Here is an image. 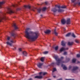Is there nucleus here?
I'll return each mask as SVG.
<instances>
[{"label": "nucleus", "mask_w": 80, "mask_h": 80, "mask_svg": "<svg viewBox=\"0 0 80 80\" xmlns=\"http://www.w3.org/2000/svg\"><path fill=\"white\" fill-rule=\"evenodd\" d=\"M25 36L29 40L34 41L38 38L39 36V33L38 32H33L31 31L30 28H28L26 30Z\"/></svg>", "instance_id": "1"}, {"label": "nucleus", "mask_w": 80, "mask_h": 80, "mask_svg": "<svg viewBox=\"0 0 80 80\" xmlns=\"http://www.w3.org/2000/svg\"><path fill=\"white\" fill-rule=\"evenodd\" d=\"M54 58L57 61V62H56L57 65H60V63L62 62V60L63 59V57H61V59L59 58L58 56L57 55H55L54 57Z\"/></svg>", "instance_id": "2"}, {"label": "nucleus", "mask_w": 80, "mask_h": 80, "mask_svg": "<svg viewBox=\"0 0 80 80\" xmlns=\"http://www.w3.org/2000/svg\"><path fill=\"white\" fill-rule=\"evenodd\" d=\"M55 7H58L59 9L58 10L56 9V8H53L52 10V12H56L57 11H58V12H64V10L63 9H60L61 8V7L60 5H56L55 6Z\"/></svg>", "instance_id": "3"}, {"label": "nucleus", "mask_w": 80, "mask_h": 80, "mask_svg": "<svg viewBox=\"0 0 80 80\" xmlns=\"http://www.w3.org/2000/svg\"><path fill=\"white\" fill-rule=\"evenodd\" d=\"M0 22L3 20H6L7 18L5 17V13L0 12Z\"/></svg>", "instance_id": "4"}, {"label": "nucleus", "mask_w": 80, "mask_h": 80, "mask_svg": "<svg viewBox=\"0 0 80 80\" xmlns=\"http://www.w3.org/2000/svg\"><path fill=\"white\" fill-rule=\"evenodd\" d=\"M78 68V67L77 66H74L73 67V68L72 70V72L73 73H77V70Z\"/></svg>", "instance_id": "5"}, {"label": "nucleus", "mask_w": 80, "mask_h": 80, "mask_svg": "<svg viewBox=\"0 0 80 80\" xmlns=\"http://www.w3.org/2000/svg\"><path fill=\"white\" fill-rule=\"evenodd\" d=\"M10 42H10L9 41H8L6 43L7 45H10V46H12V43H15L14 41L12 40L10 41Z\"/></svg>", "instance_id": "6"}, {"label": "nucleus", "mask_w": 80, "mask_h": 80, "mask_svg": "<svg viewBox=\"0 0 80 80\" xmlns=\"http://www.w3.org/2000/svg\"><path fill=\"white\" fill-rule=\"evenodd\" d=\"M8 13H9V14H11V13H14V12L10 8H8Z\"/></svg>", "instance_id": "7"}, {"label": "nucleus", "mask_w": 80, "mask_h": 80, "mask_svg": "<svg viewBox=\"0 0 80 80\" xmlns=\"http://www.w3.org/2000/svg\"><path fill=\"white\" fill-rule=\"evenodd\" d=\"M68 48L65 49V48L62 47L60 49V52H62V51H65V50H68Z\"/></svg>", "instance_id": "8"}, {"label": "nucleus", "mask_w": 80, "mask_h": 80, "mask_svg": "<svg viewBox=\"0 0 80 80\" xmlns=\"http://www.w3.org/2000/svg\"><path fill=\"white\" fill-rule=\"evenodd\" d=\"M42 65H43V63H39L37 64L38 67L40 68H42L41 67Z\"/></svg>", "instance_id": "9"}, {"label": "nucleus", "mask_w": 80, "mask_h": 80, "mask_svg": "<svg viewBox=\"0 0 80 80\" xmlns=\"http://www.w3.org/2000/svg\"><path fill=\"white\" fill-rule=\"evenodd\" d=\"M61 67H63V68L64 70H67V67H66V66H65V65H63V64H62L61 65Z\"/></svg>", "instance_id": "10"}, {"label": "nucleus", "mask_w": 80, "mask_h": 80, "mask_svg": "<svg viewBox=\"0 0 80 80\" xmlns=\"http://www.w3.org/2000/svg\"><path fill=\"white\" fill-rule=\"evenodd\" d=\"M65 23H66V21L65 20V19H63L61 20V23L62 24L64 25Z\"/></svg>", "instance_id": "11"}, {"label": "nucleus", "mask_w": 80, "mask_h": 80, "mask_svg": "<svg viewBox=\"0 0 80 80\" xmlns=\"http://www.w3.org/2000/svg\"><path fill=\"white\" fill-rule=\"evenodd\" d=\"M51 32V31L49 30H47L44 32V33L46 34H49Z\"/></svg>", "instance_id": "12"}, {"label": "nucleus", "mask_w": 80, "mask_h": 80, "mask_svg": "<svg viewBox=\"0 0 80 80\" xmlns=\"http://www.w3.org/2000/svg\"><path fill=\"white\" fill-rule=\"evenodd\" d=\"M35 78H39L40 79L42 78V76H37L35 77Z\"/></svg>", "instance_id": "13"}, {"label": "nucleus", "mask_w": 80, "mask_h": 80, "mask_svg": "<svg viewBox=\"0 0 80 80\" xmlns=\"http://www.w3.org/2000/svg\"><path fill=\"white\" fill-rule=\"evenodd\" d=\"M70 18H68L67 19L66 21V23L67 24H70Z\"/></svg>", "instance_id": "14"}, {"label": "nucleus", "mask_w": 80, "mask_h": 80, "mask_svg": "<svg viewBox=\"0 0 80 80\" xmlns=\"http://www.w3.org/2000/svg\"><path fill=\"white\" fill-rule=\"evenodd\" d=\"M5 3V2L3 1L2 2H0V8H2V5H3V4H4Z\"/></svg>", "instance_id": "15"}, {"label": "nucleus", "mask_w": 80, "mask_h": 80, "mask_svg": "<svg viewBox=\"0 0 80 80\" xmlns=\"http://www.w3.org/2000/svg\"><path fill=\"white\" fill-rule=\"evenodd\" d=\"M54 33L56 35V36H57L58 35V33L57 32V30L56 29H55L54 31Z\"/></svg>", "instance_id": "16"}, {"label": "nucleus", "mask_w": 80, "mask_h": 80, "mask_svg": "<svg viewBox=\"0 0 80 80\" xmlns=\"http://www.w3.org/2000/svg\"><path fill=\"white\" fill-rule=\"evenodd\" d=\"M13 27H14L15 30H17L18 28V27H17V26L15 24H13Z\"/></svg>", "instance_id": "17"}, {"label": "nucleus", "mask_w": 80, "mask_h": 80, "mask_svg": "<svg viewBox=\"0 0 80 80\" xmlns=\"http://www.w3.org/2000/svg\"><path fill=\"white\" fill-rule=\"evenodd\" d=\"M47 73V72H40L39 73V74L40 75H45Z\"/></svg>", "instance_id": "18"}, {"label": "nucleus", "mask_w": 80, "mask_h": 80, "mask_svg": "<svg viewBox=\"0 0 80 80\" xmlns=\"http://www.w3.org/2000/svg\"><path fill=\"white\" fill-rule=\"evenodd\" d=\"M65 42L63 41H62L61 42V44L62 46H65Z\"/></svg>", "instance_id": "19"}, {"label": "nucleus", "mask_w": 80, "mask_h": 80, "mask_svg": "<svg viewBox=\"0 0 80 80\" xmlns=\"http://www.w3.org/2000/svg\"><path fill=\"white\" fill-rule=\"evenodd\" d=\"M11 35L12 36H13V37H15V36H16V34L13 32H12L11 33Z\"/></svg>", "instance_id": "20"}, {"label": "nucleus", "mask_w": 80, "mask_h": 80, "mask_svg": "<svg viewBox=\"0 0 80 80\" xmlns=\"http://www.w3.org/2000/svg\"><path fill=\"white\" fill-rule=\"evenodd\" d=\"M22 53L24 56H27V52L25 51H24Z\"/></svg>", "instance_id": "21"}, {"label": "nucleus", "mask_w": 80, "mask_h": 80, "mask_svg": "<svg viewBox=\"0 0 80 80\" xmlns=\"http://www.w3.org/2000/svg\"><path fill=\"white\" fill-rule=\"evenodd\" d=\"M24 7L26 8H30V6H25Z\"/></svg>", "instance_id": "22"}, {"label": "nucleus", "mask_w": 80, "mask_h": 80, "mask_svg": "<svg viewBox=\"0 0 80 80\" xmlns=\"http://www.w3.org/2000/svg\"><path fill=\"white\" fill-rule=\"evenodd\" d=\"M38 12V13H40V12L42 11V9L40 8H39L37 9Z\"/></svg>", "instance_id": "23"}, {"label": "nucleus", "mask_w": 80, "mask_h": 80, "mask_svg": "<svg viewBox=\"0 0 80 80\" xmlns=\"http://www.w3.org/2000/svg\"><path fill=\"white\" fill-rule=\"evenodd\" d=\"M44 59H45V57L41 58V62H43V61H44Z\"/></svg>", "instance_id": "24"}, {"label": "nucleus", "mask_w": 80, "mask_h": 80, "mask_svg": "<svg viewBox=\"0 0 80 80\" xmlns=\"http://www.w3.org/2000/svg\"><path fill=\"white\" fill-rule=\"evenodd\" d=\"M58 49V46H57L54 48V49L56 51H57Z\"/></svg>", "instance_id": "25"}, {"label": "nucleus", "mask_w": 80, "mask_h": 80, "mask_svg": "<svg viewBox=\"0 0 80 80\" xmlns=\"http://www.w3.org/2000/svg\"><path fill=\"white\" fill-rule=\"evenodd\" d=\"M72 44H73V42H69L68 43V45H72Z\"/></svg>", "instance_id": "26"}, {"label": "nucleus", "mask_w": 80, "mask_h": 80, "mask_svg": "<svg viewBox=\"0 0 80 80\" xmlns=\"http://www.w3.org/2000/svg\"><path fill=\"white\" fill-rule=\"evenodd\" d=\"M70 35H71V33H68L66 35V37H69V36H70Z\"/></svg>", "instance_id": "27"}, {"label": "nucleus", "mask_w": 80, "mask_h": 80, "mask_svg": "<svg viewBox=\"0 0 80 80\" xmlns=\"http://www.w3.org/2000/svg\"><path fill=\"white\" fill-rule=\"evenodd\" d=\"M76 61V59L73 58L72 60V63H75Z\"/></svg>", "instance_id": "28"}, {"label": "nucleus", "mask_w": 80, "mask_h": 80, "mask_svg": "<svg viewBox=\"0 0 80 80\" xmlns=\"http://www.w3.org/2000/svg\"><path fill=\"white\" fill-rule=\"evenodd\" d=\"M72 37H73L74 38H75L76 37V36H75V35L73 33H72Z\"/></svg>", "instance_id": "29"}, {"label": "nucleus", "mask_w": 80, "mask_h": 80, "mask_svg": "<svg viewBox=\"0 0 80 80\" xmlns=\"http://www.w3.org/2000/svg\"><path fill=\"white\" fill-rule=\"evenodd\" d=\"M75 42L77 43H79L80 42H79V41L78 40L76 39L75 40Z\"/></svg>", "instance_id": "30"}, {"label": "nucleus", "mask_w": 80, "mask_h": 80, "mask_svg": "<svg viewBox=\"0 0 80 80\" xmlns=\"http://www.w3.org/2000/svg\"><path fill=\"white\" fill-rule=\"evenodd\" d=\"M72 68V66H69V70H71Z\"/></svg>", "instance_id": "31"}, {"label": "nucleus", "mask_w": 80, "mask_h": 80, "mask_svg": "<svg viewBox=\"0 0 80 80\" xmlns=\"http://www.w3.org/2000/svg\"><path fill=\"white\" fill-rule=\"evenodd\" d=\"M45 10H46V7H44L42 9V11H45Z\"/></svg>", "instance_id": "32"}, {"label": "nucleus", "mask_w": 80, "mask_h": 80, "mask_svg": "<svg viewBox=\"0 0 80 80\" xmlns=\"http://www.w3.org/2000/svg\"><path fill=\"white\" fill-rule=\"evenodd\" d=\"M56 70H57L56 68H54L53 69V70L52 71V72L53 73V72H55V71H56Z\"/></svg>", "instance_id": "33"}, {"label": "nucleus", "mask_w": 80, "mask_h": 80, "mask_svg": "<svg viewBox=\"0 0 80 80\" xmlns=\"http://www.w3.org/2000/svg\"><path fill=\"white\" fill-rule=\"evenodd\" d=\"M43 53L44 54H47L48 53V51H45Z\"/></svg>", "instance_id": "34"}, {"label": "nucleus", "mask_w": 80, "mask_h": 80, "mask_svg": "<svg viewBox=\"0 0 80 80\" xmlns=\"http://www.w3.org/2000/svg\"><path fill=\"white\" fill-rule=\"evenodd\" d=\"M62 8H66V6H62L61 7Z\"/></svg>", "instance_id": "35"}, {"label": "nucleus", "mask_w": 80, "mask_h": 80, "mask_svg": "<svg viewBox=\"0 0 80 80\" xmlns=\"http://www.w3.org/2000/svg\"><path fill=\"white\" fill-rule=\"evenodd\" d=\"M72 3H74L75 1H76V0H71Z\"/></svg>", "instance_id": "36"}, {"label": "nucleus", "mask_w": 80, "mask_h": 80, "mask_svg": "<svg viewBox=\"0 0 80 80\" xmlns=\"http://www.w3.org/2000/svg\"><path fill=\"white\" fill-rule=\"evenodd\" d=\"M77 57H78V58H79L80 57V54H78L77 55Z\"/></svg>", "instance_id": "37"}, {"label": "nucleus", "mask_w": 80, "mask_h": 80, "mask_svg": "<svg viewBox=\"0 0 80 80\" xmlns=\"http://www.w3.org/2000/svg\"><path fill=\"white\" fill-rule=\"evenodd\" d=\"M77 4H78V5L79 6H80V2H77Z\"/></svg>", "instance_id": "38"}, {"label": "nucleus", "mask_w": 80, "mask_h": 80, "mask_svg": "<svg viewBox=\"0 0 80 80\" xmlns=\"http://www.w3.org/2000/svg\"><path fill=\"white\" fill-rule=\"evenodd\" d=\"M19 52H22V48H19L18 49Z\"/></svg>", "instance_id": "39"}, {"label": "nucleus", "mask_w": 80, "mask_h": 80, "mask_svg": "<svg viewBox=\"0 0 80 80\" xmlns=\"http://www.w3.org/2000/svg\"><path fill=\"white\" fill-rule=\"evenodd\" d=\"M63 55H67V52H64Z\"/></svg>", "instance_id": "40"}, {"label": "nucleus", "mask_w": 80, "mask_h": 80, "mask_svg": "<svg viewBox=\"0 0 80 80\" xmlns=\"http://www.w3.org/2000/svg\"><path fill=\"white\" fill-rule=\"evenodd\" d=\"M8 40H10V38L9 37H8Z\"/></svg>", "instance_id": "41"}, {"label": "nucleus", "mask_w": 80, "mask_h": 80, "mask_svg": "<svg viewBox=\"0 0 80 80\" xmlns=\"http://www.w3.org/2000/svg\"><path fill=\"white\" fill-rule=\"evenodd\" d=\"M65 80H74V79H66Z\"/></svg>", "instance_id": "42"}, {"label": "nucleus", "mask_w": 80, "mask_h": 80, "mask_svg": "<svg viewBox=\"0 0 80 80\" xmlns=\"http://www.w3.org/2000/svg\"><path fill=\"white\" fill-rule=\"evenodd\" d=\"M56 64V63L53 62L52 63V65H55Z\"/></svg>", "instance_id": "43"}, {"label": "nucleus", "mask_w": 80, "mask_h": 80, "mask_svg": "<svg viewBox=\"0 0 80 80\" xmlns=\"http://www.w3.org/2000/svg\"><path fill=\"white\" fill-rule=\"evenodd\" d=\"M14 50H16V47H14V48L13 49Z\"/></svg>", "instance_id": "44"}, {"label": "nucleus", "mask_w": 80, "mask_h": 80, "mask_svg": "<svg viewBox=\"0 0 80 80\" xmlns=\"http://www.w3.org/2000/svg\"><path fill=\"white\" fill-rule=\"evenodd\" d=\"M48 3V2H45L44 3L45 4V5H47V3Z\"/></svg>", "instance_id": "45"}, {"label": "nucleus", "mask_w": 80, "mask_h": 80, "mask_svg": "<svg viewBox=\"0 0 80 80\" xmlns=\"http://www.w3.org/2000/svg\"><path fill=\"white\" fill-rule=\"evenodd\" d=\"M58 80H62V79L60 78V79H58Z\"/></svg>", "instance_id": "46"}, {"label": "nucleus", "mask_w": 80, "mask_h": 80, "mask_svg": "<svg viewBox=\"0 0 80 80\" xmlns=\"http://www.w3.org/2000/svg\"><path fill=\"white\" fill-rule=\"evenodd\" d=\"M68 61H69L70 60V59L68 58Z\"/></svg>", "instance_id": "47"}, {"label": "nucleus", "mask_w": 80, "mask_h": 80, "mask_svg": "<svg viewBox=\"0 0 80 80\" xmlns=\"http://www.w3.org/2000/svg\"><path fill=\"white\" fill-rule=\"evenodd\" d=\"M13 7H15V5H13Z\"/></svg>", "instance_id": "48"}, {"label": "nucleus", "mask_w": 80, "mask_h": 80, "mask_svg": "<svg viewBox=\"0 0 80 80\" xmlns=\"http://www.w3.org/2000/svg\"><path fill=\"white\" fill-rule=\"evenodd\" d=\"M53 77H54V78H55V77H56V76H53Z\"/></svg>", "instance_id": "49"}, {"label": "nucleus", "mask_w": 80, "mask_h": 80, "mask_svg": "<svg viewBox=\"0 0 80 80\" xmlns=\"http://www.w3.org/2000/svg\"><path fill=\"white\" fill-rule=\"evenodd\" d=\"M32 10L33 11V12H34V11H35V10H34L33 9H32Z\"/></svg>", "instance_id": "50"}, {"label": "nucleus", "mask_w": 80, "mask_h": 80, "mask_svg": "<svg viewBox=\"0 0 80 80\" xmlns=\"http://www.w3.org/2000/svg\"><path fill=\"white\" fill-rule=\"evenodd\" d=\"M41 17H42L43 16L42 15H41Z\"/></svg>", "instance_id": "51"}, {"label": "nucleus", "mask_w": 80, "mask_h": 80, "mask_svg": "<svg viewBox=\"0 0 80 80\" xmlns=\"http://www.w3.org/2000/svg\"><path fill=\"white\" fill-rule=\"evenodd\" d=\"M64 30H65V28H64Z\"/></svg>", "instance_id": "52"}, {"label": "nucleus", "mask_w": 80, "mask_h": 80, "mask_svg": "<svg viewBox=\"0 0 80 80\" xmlns=\"http://www.w3.org/2000/svg\"><path fill=\"white\" fill-rule=\"evenodd\" d=\"M78 63H80V62H79L78 61Z\"/></svg>", "instance_id": "53"}, {"label": "nucleus", "mask_w": 80, "mask_h": 80, "mask_svg": "<svg viewBox=\"0 0 80 80\" xmlns=\"http://www.w3.org/2000/svg\"><path fill=\"white\" fill-rule=\"evenodd\" d=\"M63 62V63H64V62Z\"/></svg>", "instance_id": "54"}, {"label": "nucleus", "mask_w": 80, "mask_h": 80, "mask_svg": "<svg viewBox=\"0 0 80 80\" xmlns=\"http://www.w3.org/2000/svg\"><path fill=\"white\" fill-rule=\"evenodd\" d=\"M31 79H30V80H31Z\"/></svg>", "instance_id": "55"}]
</instances>
